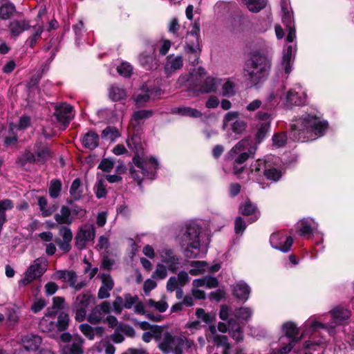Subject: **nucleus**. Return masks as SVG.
Here are the masks:
<instances>
[{
  "label": "nucleus",
  "instance_id": "f257e3e1",
  "mask_svg": "<svg viewBox=\"0 0 354 354\" xmlns=\"http://www.w3.org/2000/svg\"><path fill=\"white\" fill-rule=\"evenodd\" d=\"M327 127L326 121H322L314 115L305 114L292 124V131L295 140L305 142L322 136Z\"/></svg>",
  "mask_w": 354,
  "mask_h": 354
},
{
  "label": "nucleus",
  "instance_id": "f03ea898",
  "mask_svg": "<svg viewBox=\"0 0 354 354\" xmlns=\"http://www.w3.org/2000/svg\"><path fill=\"white\" fill-rule=\"evenodd\" d=\"M270 66V59L267 55L254 52L245 62L243 75L252 84H256L268 75Z\"/></svg>",
  "mask_w": 354,
  "mask_h": 354
},
{
  "label": "nucleus",
  "instance_id": "7ed1b4c3",
  "mask_svg": "<svg viewBox=\"0 0 354 354\" xmlns=\"http://www.w3.org/2000/svg\"><path fill=\"white\" fill-rule=\"evenodd\" d=\"M132 161L134 165L131 167L130 174L138 185H141L142 180L145 177L153 178L154 171L158 165L155 158L141 157L137 154L133 158Z\"/></svg>",
  "mask_w": 354,
  "mask_h": 354
},
{
  "label": "nucleus",
  "instance_id": "20e7f679",
  "mask_svg": "<svg viewBox=\"0 0 354 354\" xmlns=\"http://www.w3.org/2000/svg\"><path fill=\"white\" fill-rule=\"evenodd\" d=\"M193 344L192 340L184 336H174L166 332L162 334L158 348L164 354H183L184 351L191 348Z\"/></svg>",
  "mask_w": 354,
  "mask_h": 354
},
{
  "label": "nucleus",
  "instance_id": "39448f33",
  "mask_svg": "<svg viewBox=\"0 0 354 354\" xmlns=\"http://www.w3.org/2000/svg\"><path fill=\"white\" fill-rule=\"evenodd\" d=\"M200 228L193 223L187 225L182 238V245L185 247V255L187 258H197L200 256Z\"/></svg>",
  "mask_w": 354,
  "mask_h": 354
},
{
  "label": "nucleus",
  "instance_id": "423d86ee",
  "mask_svg": "<svg viewBox=\"0 0 354 354\" xmlns=\"http://www.w3.org/2000/svg\"><path fill=\"white\" fill-rule=\"evenodd\" d=\"M257 149L256 144L249 139H243L233 147L229 152V157L236 164H242L253 156Z\"/></svg>",
  "mask_w": 354,
  "mask_h": 354
},
{
  "label": "nucleus",
  "instance_id": "0eeeda50",
  "mask_svg": "<svg viewBox=\"0 0 354 354\" xmlns=\"http://www.w3.org/2000/svg\"><path fill=\"white\" fill-rule=\"evenodd\" d=\"M48 266V261L46 257L35 259L25 271L24 277L19 281V286H26L41 277L47 271Z\"/></svg>",
  "mask_w": 354,
  "mask_h": 354
},
{
  "label": "nucleus",
  "instance_id": "6e6552de",
  "mask_svg": "<svg viewBox=\"0 0 354 354\" xmlns=\"http://www.w3.org/2000/svg\"><path fill=\"white\" fill-rule=\"evenodd\" d=\"M351 315L349 310L341 307H337L330 311V317L333 319L332 322H322L317 321L315 318L311 317L310 319L306 323V327L310 326L313 330H318L319 328H326L329 332L333 329L335 325L341 324L344 321L348 319Z\"/></svg>",
  "mask_w": 354,
  "mask_h": 354
},
{
  "label": "nucleus",
  "instance_id": "1a4fd4ad",
  "mask_svg": "<svg viewBox=\"0 0 354 354\" xmlns=\"http://www.w3.org/2000/svg\"><path fill=\"white\" fill-rule=\"evenodd\" d=\"M95 303V297L88 292L77 295L73 304L75 319L78 322H82L86 317L87 308Z\"/></svg>",
  "mask_w": 354,
  "mask_h": 354
},
{
  "label": "nucleus",
  "instance_id": "9d476101",
  "mask_svg": "<svg viewBox=\"0 0 354 354\" xmlns=\"http://www.w3.org/2000/svg\"><path fill=\"white\" fill-rule=\"evenodd\" d=\"M230 308L227 306H221L219 312L220 319L223 321L228 319L229 333L230 336L236 341L240 342L243 340V338L242 329L236 320L233 317H230Z\"/></svg>",
  "mask_w": 354,
  "mask_h": 354
},
{
  "label": "nucleus",
  "instance_id": "9b49d317",
  "mask_svg": "<svg viewBox=\"0 0 354 354\" xmlns=\"http://www.w3.org/2000/svg\"><path fill=\"white\" fill-rule=\"evenodd\" d=\"M223 129H230L234 133H243L246 127L247 123L239 118V113L236 111H230L227 113L223 120Z\"/></svg>",
  "mask_w": 354,
  "mask_h": 354
},
{
  "label": "nucleus",
  "instance_id": "f8f14e48",
  "mask_svg": "<svg viewBox=\"0 0 354 354\" xmlns=\"http://www.w3.org/2000/svg\"><path fill=\"white\" fill-rule=\"evenodd\" d=\"M310 319V318L307 320L304 324V331L302 335L299 337V329L296 326V325L292 322H286L282 326L283 332L284 333L286 337H281L280 341L282 344H286L284 339H288V340H294L296 342H298L302 337L307 335L316 330H313V328L310 326L306 327V323Z\"/></svg>",
  "mask_w": 354,
  "mask_h": 354
},
{
  "label": "nucleus",
  "instance_id": "ddd939ff",
  "mask_svg": "<svg viewBox=\"0 0 354 354\" xmlns=\"http://www.w3.org/2000/svg\"><path fill=\"white\" fill-rule=\"evenodd\" d=\"M95 235V227L92 224H84L80 227L75 236V245L78 249H83L86 244L93 241Z\"/></svg>",
  "mask_w": 354,
  "mask_h": 354
},
{
  "label": "nucleus",
  "instance_id": "4468645a",
  "mask_svg": "<svg viewBox=\"0 0 354 354\" xmlns=\"http://www.w3.org/2000/svg\"><path fill=\"white\" fill-rule=\"evenodd\" d=\"M52 278L68 283L75 290H80L86 286L84 281H77V276L73 270H57L53 274Z\"/></svg>",
  "mask_w": 354,
  "mask_h": 354
},
{
  "label": "nucleus",
  "instance_id": "2eb2a0df",
  "mask_svg": "<svg viewBox=\"0 0 354 354\" xmlns=\"http://www.w3.org/2000/svg\"><path fill=\"white\" fill-rule=\"evenodd\" d=\"M54 115L57 122L63 125L64 129L69 124L74 117L73 106L66 103H62L55 106Z\"/></svg>",
  "mask_w": 354,
  "mask_h": 354
},
{
  "label": "nucleus",
  "instance_id": "dca6fc26",
  "mask_svg": "<svg viewBox=\"0 0 354 354\" xmlns=\"http://www.w3.org/2000/svg\"><path fill=\"white\" fill-rule=\"evenodd\" d=\"M256 117L258 120L256 124L257 128L256 140L257 143H260L270 129V119L267 113L263 112H259Z\"/></svg>",
  "mask_w": 354,
  "mask_h": 354
},
{
  "label": "nucleus",
  "instance_id": "f3484780",
  "mask_svg": "<svg viewBox=\"0 0 354 354\" xmlns=\"http://www.w3.org/2000/svg\"><path fill=\"white\" fill-rule=\"evenodd\" d=\"M161 261L171 272H176L180 267V259L174 254L171 250L163 248L158 250Z\"/></svg>",
  "mask_w": 354,
  "mask_h": 354
},
{
  "label": "nucleus",
  "instance_id": "a211bd4d",
  "mask_svg": "<svg viewBox=\"0 0 354 354\" xmlns=\"http://www.w3.org/2000/svg\"><path fill=\"white\" fill-rule=\"evenodd\" d=\"M270 242L273 248L287 252L290 250L293 240L290 236L286 237L284 240L283 236L281 233L277 232L270 236Z\"/></svg>",
  "mask_w": 354,
  "mask_h": 354
},
{
  "label": "nucleus",
  "instance_id": "6ab92c4d",
  "mask_svg": "<svg viewBox=\"0 0 354 354\" xmlns=\"http://www.w3.org/2000/svg\"><path fill=\"white\" fill-rule=\"evenodd\" d=\"M56 315L53 310H47L45 315L39 321V328L45 333H48L57 330L55 323Z\"/></svg>",
  "mask_w": 354,
  "mask_h": 354
},
{
  "label": "nucleus",
  "instance_id": "aec40b11",
  "mask_svg": "<svg viewBox=\"0 0 354 354\" xmlns=\"http://www.w3.org/2000/svg\"><path fill=\"white\" fill-rule=\"evenodd\" d=\"M102 279V286L100 288L97 297L100 299H106L110 296V291L114 286V282L111 275L109 274H102L100 276Z\"/></svg>",
  "mask_w": 354,
  "mask_h": 354
},
{
  "label": "nucleus",
  "instance_id": "412c9836",
  "mask_svg": "<svg viewBox=\"0 0 354 354\" xmlns=\"http://www.w3.org/2000/svg\"><path fill=\"white\" fill-rule=\"evenodd\" d=\"M306 94L304 92H297L293 89H290L285 96V104L287 106L293 105L300 106L305 103Z\"/></svg>",
  "mask_w": 354,
  "mask_h": 354
},
{
  "label": "nucleus",
  "instance_id": "4be33fe9",
  "mask_svg": "<svg viewBox=\"0 0 354 354\" xmlns=\"http://www.w3.org/2000/svg\"><path fill=\"white\" fill-rule=\"evenodd\" d=\"M281 9L283 12L282 21L288 28V34L287 35L286 40L288 42H292L296 37V32L293 21L292 20V15L287 8L282 6Z\"/></svg>",
  "mask_w": 354,
  "mask_h": 354
},
{
  "label": "nucleus",
  "instance_id": "5701e85b",
  "mask_svg": "<svg viewBox=\"0 0 354 354\" xmlns=\"http://www.w3.org/2000/svg\"><path fill=\"white\" fill-rule=\"evenodd\" d=\"M183 65V60L181 56H175L170 55L167 57V62L165 65V71L169 75L176 71L180 69Z\"/></svg>",
  "mask_w": 354,
  "mask_h": 354
},
{
  "label": "nucleus",
  "instance_id": "b1692460",
  "mask_svg": "<svg viewBox=\"0 0 354 354\" xmlns=\"http://www.w3.org/2000/svg\"><path fill=\"white\" fill-rule=\"evenodd\" d=\"M30 28V24L27 20H12L8 25V30L11 36L17 37L25 30Z\"/></svg>",
  "mask_w": 354,
  "mask_h": 354
},
{
  "label": "nucleus",
  "instance_id": "393cba45",
  "mask_svg": "<svg viewBox=\"0 0 354 354\" xmlns=\"http://www.w3.org/2000/svg\"><path fill=\"white\" fill-rule=\"evenodd\" d=\"M21 341L26 351H35L41 344V338L38 335L32 334L24 335Z\"/></svg>",
  "mask_w": 354,
  "mask_h": 354
},
{
  "label": "nucleus",
  "instance_id": "a878e982",
  "mask_svg": "<svg viewBox=\"0 0 354 354\" xmlns=\"http://www.w3.org/2000/svg\"><path fill=\"white\" fill-rule=\"evenodd\" d=\"M185 51L187 55L189 62L195 66L198 63L201 50L197 44H187L185 47Z\"/></svg>",
  "mask_w": 354,
  "mask_h": 354
},
{
  "label": "nucleus",
  "instance_id": "bb28decb",
  "mask_svg": "<svg viewBox=\"0 0 354 354\" xmlns=\"http://www.w3.org/2000/svg\"><path fill=\"white\" fill-rule=\"evenodd\" d=\"M54 218L58 224L71 225L73 218L71 216V210L67 206H62L59 213L54 216Z\"/></svg>",
  "mask_w": 354,
  "mask_h": 354
},
{
  "label": "nucleus",
  "instance_id": "cd10ccee",
  "mask_svg": "<svg viewBox=\"0 0 354 354\" xmlns=\"http://www.w3.org/2000/svg\"><path fill=\"white\" fill-rule=\"evenodd\" d=\"M233 292L236 297L246 301L249 297L250 289L245 282L239 281L234 286Z\"/></svg>",
  "mask_w": 354,
  "mask_h": 354
},
{
  "label": "nucleus",
  "instance_id": "c85d7f7f",
  "mask_svg": "<svg viewBox=\"0 0 354 354\" xmlns=\"http://www.w3.org/2000/svg\"><path fill=\"white\" fill-rule=\"evenodd\" d=\"M163 328L159 326H153L151 330L147 332H145L142 334V339L145 342H149L152 338H154L156 341L159 342L162 339V334Z\"/></svg>",
  "mask_w": 354,
  "mask_h": 354
},
{
  "label": "nucleus",
  "instance_id": "c756f323",
  "mask_svg": "<svg viewBox=\"0 0 354 354\" xmlns=\"http://www.w3.org/2000/svg\"><path fill=\"white\" fill-rule=\"evenodd\" d=\"M79 328L84 335L91 340L94 339L95 335L102 336L104 332L102 327L98 326L93 328L87 324H82L80 325Z\"/></svg>",
  "mask_w": 354,
  "mask_h": 354
},
{
  "label": "nucleus",
  "instance_id": "7c9ffc66",
  "mask_svg": "<svg viewBox=\"0 0 354 354\" xmlns=\"http://www.w3.org/2000/svg\"><path fill=\"white\" fill-rule=\"evenodd\" d=\"M240 210L242 214L251 216V223L256 221L260 216L256 206L250 202H245V204L240 207Z\"/></svg>",
  "mask_w": 354,
  "mask_h": 354
},
{
  "label": "nucleus",
  "instance_id": "2f4dec72",
  "mask_svg": "<svg viewBox=\"0 0 354 354\" xmlns=\"http://www.w3.org/2000/svg\"><path fill=\"white\" fill-rule=\"evenodd\" d=\"M35 156L37 162H45L51 157V151L46 145H37L35 146Z\"/></svg>",
  "mask_w": 354,
  "mask_h": 354
},
{
  "label": "nucleus",
  "instance_id": "473e14b6",
  "mask_svg": "<svg viewBox=\"0 0 354 354\" xmlns=\"http://www.w3.org/2000/svg\"><path fill=\"white\" fill-rule=\"evenodd\" d=\"M84 342V339L79 335H74L71 345L65 348L64 353L66 354L67 350L71 354H82L84 352L82 348Z\"/></svg>",
  "mask_w": 354,
  "mask_h": 354
},
{
  "label": "nucleus",
  "instance_id": "72a5a7b5",
  "mask_svg": "<svg viewBox=\"0 0 354 354\" xmlns=\"http://www.w3.org/2000/svg\"><path fill=\"white\" fill-rule=\"evenodd\" d=\"M221 80L214 78L212 77H207L205 79L203 84L200 86V91L202 93H212L216 90L217 85L220 83Z\"/></svg>",
  "mask_w": 354,
  "mask_h": 354
},
{
  "label": "nucleus",
  "instance_id": "f704fd0d",
  "mask_svg": "<svg viewBox=\"0 0 354 354\" xmlns=\"http://www.w3.org/2000/svg\"><path fill=\"white\" fill-rule=\"evenodd\" d=\"M99 143L98 135L93 131H89L86 133L82 138V144L84 146L89 149L96 148Z\"/></svg>",
  "mask_w": 354,
  "mask_h": 354
},
{
  "label": "nucleus",
  "instance_id": "c9c22d12",
  "mask_svg": "<svg viewBox=\"0 0 354 354\" xmlns=\"http://www.w3.org/2000/svg\"><path fill=\"white\" fill-rule=\"evenodd\" d=\"M37 204L43 216L47 217L53 214L56 210L57 205L48 206L47 200L44 196H39L37 199Z\"/></svg>",
  "mask_w": 354,
  "mask_h": 354
},
{
  "label": "nucleus",
  "instance_id": "e433bc0d",
  "mask_svg": "<svg viewBox=\"0 0 354 354\" xmlns=\"http://www.w3.org/2000/svg\"><path fill=\"white\" fill-rule=\"evenodd\" d=\"M174 113H178L183 116L192 117V118H200L202 115L201 111L196 109H193L187 106H180L174 108L172 109Z\"/></svg>",
  "mask_w": 354,
  "mask_h": 354
},
{
  "label": "nucleus",
  "instance_id": "4c0bfd02",
  "mask_svg": "<svg viewBox=\"0 0 354 354\" xmlns=\"http://www.w3.org/2000/svg\"><path fill=\"white\" fill-rule=\"evenodd\" d=\"M317 227V224L313 219H304L299 225V230L301 235H306L311 233Z\"/></svg>",
  "mask_w": 354,
  "mask_h": 354
},
{
  "label": "nucleus",
  "instance_id": "58836bf2",
  "mask_svg": "<svg viewBox=\"0 0 354 354\" xmlns=\"http://www.w3.org/2000/svg\"><path fill=\"white\" fill-rule=\"evenodd\" d=\"M248 9L252 12H258L264 8L267 4V0H242Z\"/></svg>",
  "mask_w": 354,
  "mask_h": 354
},
{
  "label": "nucleus",
  "instance_id": "ea45409f",
  "mask_svg": "<svg viewBox=\"0 0 354 354\" xmlns=\"http://www.w3.org/2000/svg\"><path fill=\"white\" fill-rule=\"evenodd\" d=\"M252 313L253 312L251 308L248 307H242L236 309L233 313H232V310H230L231 315L230 317H233L234 319L235 317L239 319L247 321L251 317Z\"/></svg>",
  "mask_w": 354,
  "mask_h": 354
},
{
  "label": "nucleus",
  "instance_id": "a19ab883",
  "mask_svg": "<svg viewBox=\"0 0 354 354\" xmlns=\"http://www.w3.org/2000/svg\"><path fill=\"white\" fill-rule=\"evenodd\" d=\"M15 10V6L7 1H0V18L7 19L10 18Z\"/></svg>",
  "mask_w": 354,
  "mask_h": 354
},
{
  "label": "nucleus",
  "instance_id": "79ce46f5",
  "mask_svg": "<svg viewBox=\"0 0 354 354\" xmlns=\"http://www.w3.org/2000/svg\"><path fill=\"white\" fill-rule=\"evenodd\" d=\"M109 95L112 100L119 101L126 97L127 93L123 88L116 85H112L109 88Z\"/></svg>",
  "mask_w": 354,
  "mask_h": 354
},
{
  "label": "nucleus",
  "instance_id": "37998d69",
  "mask_svg": "<svg viewBox=\"0 0 354 354\" xmlns=\"http://www.w3.org/2000/svg\"><path fill=\"white\" fill-rule=\"evenodd\" d=\"M295 49L292 46H288L286 52L283 56L282 63L285 65V72L288 74L292 70L291 60L294 57Z\"/></svg>",
  "mask_w": 354,
  "mask_h": 354
},
{
  "label": "nucleus",
  "instance_id": "c03bdc74",
  "mask_svg": "<svg viewBox=\"0 0 354 354\" xmlns=\"http://www.w3.org/2000/svg\"><path fill=\"white\" fill-rule=\"evenodd\" d=\"M82 193L83 190L81 187V181L80 178H75L71 184L70 194L75 201H77L82 198Z\"/></svg>",
  "mask_w": 354,
  "mask_h": 354
},
{
  "label": "nucleus",
  "instance_id": "a18cd8bd",
  "mask_svg": "<svg viewBox=\"0 0 354 354\" xmlns=\"http://www.w3.org/2000/svg\"><path fill=\"white\" fill-rule=\"evenodd\" d=\"M191 269L189 270L190 274L196 276L201 274L205 270L207 263L202 261H192L190 263Z\"/></svg>",
  "mask_w": 354,
  "mask_h": 354
},
{
  "label": "nucleus",
  "instance_id": "49530a36",
  "mask_svg": "<svg viewBox=\"0 0 354 354\" xmlns=\"http://www.w3.org/2000/svg\"><path fill=\"white\" fill-rule=\"evenodd\" d=\"M104 317V314L95 306L88 315L87 321L92 324H97L101 322Z\"/></svg>",
  "mask_w": 354,
  "mask_h": 354
},
{
  "label": "nucleus",
  "instance_id": "de8ad7c7",
  "mask_svg": "<svg viewBox=\"0 0 354 354\" xmlns=\"http://www.w3.org/2000/svg\"><path fill=\"white\" fill-rule=\"evenodd\" d=\"M140 62L144 67L149 70L157 66V62L153 55L142 54L140 56Z\"/></svg>",
  "mask_w": 354,
  "mask_h": 354
},
{
  "label": "nucleus",
  "instance_id": "09e8293b",
  "mask_svg": "<svg viewBox=\"0 0 354 354\" xmlns=\"http://www.w3.org/2000/svg\"><path fill=\"white\" fill-rule=\"evenodd\" d=\"M68 322L69 318L67 314L64 313H59L55 320L57 330L59 331L66 330L68 326Z\"/></svg>",
  "mask_w": 354,
  "mask_h": 354
},
{
  "label": "nucleus",
  "instance_id": "8fccbe9b",
  "mask_svg": "<svg viewBox=\"0 0 354 354\" xmlns=\"http://www.w3.org/2000/svg\"><path fill=\"white\" fill-rule=\"evenodd\" d=\"M34 33L26 40V44L30 47H33L37 41L40 38L44 31V28L42 26H34Z\"/></svg>",
  "mask_w": 354,
  "mask_h": 354
},
{
  "label": "nucleus",
  "instance_id": "3c124183",
  "mask_svg": "<svg viewBox=\"0 0 354 354\" xmlns=\"http://www.w3.org/2000/svg\"><path fill=\"white\" fill-rule=\"evenodd\" d=\"M281 172L276 168L271 167L269 165L264 171V176L267 179L272 181H278L281 177Z\"/></svg>",
  "mask_w": 354,
  "mask_h": 354
},
{
  "label": "nucleus",
  "instance_id": "603ef678",
  "mask_svg": "<svg viewBox=\"0 0 354 354\" xmlns=\"http://www.w3.org/2000/svg\"><path fill=\"white\" fill-rule=\"evenodd\" d=\"M268 166V162L263 159H258L250 165L251 172L259 174L261 171L264 173Z\"/></svg>",
  "mask_w": 354,
  "mask_h": 354
},
{
  "label": "nucleus",
  "instance_id": "864d4df0",
  "mask_svg": "<svg viewBox=\"0 0 354 354\" xmlns=\"http://www.w3.org/2000/svg\"><path fill=\"white\" fill-rule=\"evenodd\" d=\"M147 304L149 307H153L160 313L166 311V310L168 308V304L165 301V297H163L159 301H155L153 299H149L147 301Z\"/></svg>",
  "mask_w": 354,
  "mask_h": 354
},
{
  "label": "nucleus",
  "instance_id": "5fc2aeb1",
  "mask_svg": "<svg viewBox=\"0 0 354 354\" xmlns=\"http://www.w3.org/2000/svg\"><path fill=\"white\" fill-rule=\"evenodd\" d=\"M120 136L119 131L115 127H108L104 129L102 132V138L109 140H114L115 138Z\"/></svg>",
  "mask_w": 354,
  "mask_h": 354
},
{
  "label": "nucleus",
  "instance_id": "6e6d98bb",
  "mask_svg": "<svg viewBox=\"0 0 354 354\" xmlns=\"http://www.w3.org/2000/svg\"><path fill=\"white\" fill-rule=\"evenodd\" d=\"M133 310L136 314L146 315L147 317L155 321H158L159 318L160 317V315L156 317H152L150 313H146V311L145 310V305L142 301H140L139 299L133 306Z\"/></svg>",
  "mask_w": 354,
  "mask_h": 354
},
{
  "label": "nucleus",
  "instance_id": "4d7b16f0",
  "mask_svg": "<svg viewBox=\"0 0 354 354\" xmlns=\"http://www.w3.org/2000/svg\"><path fill=\"white\" fill-rule=\"evenodd\" d=\"M62 189V183L59 180H53L50 182L49 187V194L52 198H57L59 196Z\"/></svg>",
  "mask_w": 354,
  "mask_h": 354
},
{
  "label": "nucleus",
  "instance_id": "13d9d810",
  "mask_svg": "<svg viewBox=\"0 0 354 354\" xmlns=\"http://www.w3.org/2000/svg\"><path fill=\"white\" fill-rule=\"evenodd\" d=\"M196 317L206 324H209L214 320L215 316L210 313H207L204 309L198 308L196 311Z\"/></svg>",
  "mask_w": 354,
  "mask_h": 354
},
{
  "label": "nucleus",
  "instance_id": "bf43d9fd",
  "mask_svg": "<svg viewBox=\"0 0 354 354\" xmlns=\"http://www.w3.org/2000/svg\"><path fill=\"white\" fill-rule=\"evenodd\" d=\"M152 115V112L149 110H140L135 111L133 114V120L139 124L142 120L148 118Z\"/></svg>",
  "mask_w": 354,
  "mask_h": 354
},
{
  "label": "nucleus",
  "instance_id": "052dcab7",
  "mask_svg": "<svg viewBox=\"0 0 354 354\" xmlns=\"http://www.w3.org/2000/svg\"><path fill=\"white\" fill-rule=\"evenodd\" d=\"M138 297L137 295H131V294H124V308L130 309L134 306L135 304L138 300Z\"/></svg>",
  "mask_w": 354,
  "mask_h": 354
},
{
  "label": "nucleus",
  "instance_id": "680f3d73",
  "mask_svg": "<svg viewBox=\"0 0 354 354\" xmlns=\"http://www.w3.org/2000/svg\"><path fill=\"white\" fill-rule=\"evenodd\" d=\"M117 71L120 75L124 77H128L131 75L133 68L129 64L122 63L118 66Z\"/></svg>",
  "mask_w": 354,
  "mask_h": 354
},
{
  "label": "nucleus",
  "instance_id": "e2e57ef3",
  "mask_svg": "<svg viewBox=\"0 0 354 354\" xmlns=\"http://www.w3.org/2000/svg\"><path fill=\"white\" fill-rule=\"evenodd\" d=\"M64 299L60 297H55L53 298V304L52 308H49L47 310H53L54 314L57 315L58 310L64 308Z\"/></svg>",
  "mask_w": 354,
  "mask_h": 354
},
{
  "label": "nucleus",
  "instance_id": "0e129e2a",
  "mask_svg": "<svg viewBox=\"0 0 354 354\" xmlns=\"http://www.w3.org/2000/svg\"><path fill=\"white\" fill-rule=\"evenodd\" d=\"M114 166V161L111 158H104L100 162L98 168L105 172H110Z\"/></svg>",
  "mask_w": 354,
  "mask_h": 354
},
{
  "label": "nucleus",
  "instance_id": "69168bd1",
  "mask_svg": "<svg viewBox=\"0 0 354 354\" xmlns=\"http://www.w3.org/2000/svg\"><path fill=\"white\" fill-rule=\"evenodd\" d=\"M59 234L62 237V241H71L73 233L71 230L67 226H61L59 228Z\"/></svg>",
  "mask_w": 354,
  "mask_h": 354
},
{
  "label": "nucleus",
  "instance_id": "338daca9",
  "mask_svg": "<svg viewBox=\"0 0 354 354\" xmlns=\"http://www.w3.org/2000/svg\"><path fill=\"white\" fill-rule=\"evenodd\" d=\"M151 93V91L148 90L143 94H138L135 99L136 105L138 106H142L147 102L150 98Z\"/></svg>",
  "mask_w": 354,
  "mask_h": 354
},
{
  "label": "nucleus",
  "instance_id": "774afa93",
  "mask_svg": "<svg viewBox=\"0 0 354 354\" xmlns=\"http://www.w3.org/2000/svg\"><path fill=\"white\" fill-rule=\"evenodd\" d=\"M234 84L232 82L227 80L223 85L222 93L224 96H232L234 94Z\"/></svg>",
  "mask_w": 354,
  "mask_h": 354
}]
</instances>
